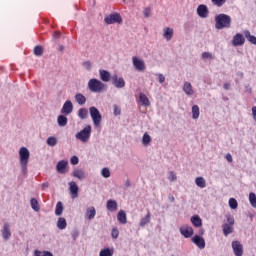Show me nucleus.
<instances>
[{
	"instance_id": "obj_1",
	"label": "nucleus",
	"mask_w": 256,
	"mask_h": 256,
	"mask_svg": "<svg viewBox=\"0 0 256 256\" xmlns=\"http://www.w3.org/2000/svg\"><path fill=\"white\" fill-rule=\"evenodd\" d=\"M30 157L31 152H29V149H27V147H21L19 150V159L22 175H27V166L29 165Z\"/></svg>"
},
{
	"instance_id": "obj_2",
	"label": "nucleus",
	"mask_w": 256,
	"mask_h": 256,
	"mask_svg": "<svg viewBox=\"0 0 256 256\" xmlns=\"http://www.w3.org/2000/svg\"><path fill=\"white\" fill-rule=\"evenodd\" d=\"M215 29H229L231 27V16L218 14L215 16Z\"/></svg>"
},
{
	"instance_id": "obj_3",
	"label": "nucleus",
	"mask_w": 256,
	"mask_h": 256,
	"mask_svg": "<svg viewBox=\"0 0 256 256\" xmlns=\"http://www.w3.org/2000/svg\"><path fill=\"white\" fill-rule=\"evenodd\" d=\"M88 89L92 93H103L107 89V85L97 78H92L88 81Z\"/></svg>"
},
{
	"instance_id": "obj_4",
	"label": "nucleus",
	"mask_w": 256,
	"mask_h": 256,
	"mask_svg": "<svg viewBox=\"0 0 256 256\" xmlns=\"http://www.w3.org/2000/svg\"><path fill=\"white\" fill-rule=\"evenodd\" d=\"M90 117L93 121L94 127H99L101 125V121L103 120V116L97 107L91 106L89 108Z\"/></svg>"
},
{
	"instance_id": "obj_5",
	"label": "nucleus",
	"mask_w": 256,
	"mask_h": 256,
	"mask_svg": "<svg viewBox=\"0 0 256 256\" xmlns=\"http://www.w3.org/2000/svg\"><path fill=\"white\" fill-rule=\"evenodd\" d=\"M75 137L78 139V141L87 143L91 137V125L84 127L80 132L76 133Z\"/></svg>"
},
{
	"instance_id": "obj_6",
	"label": "nucleus",
	"mask_w": 256,
	"mask_h": 256,
	"mask_svg": "<svg viewBox=\"0 0 256 256\" xmlns=\"http://www.w3.org/2000/svg\"><path fill=\"white\" fill-rule=\"evenodd\" d=\"M104 21L107 25H113L114 23H123V18H121V14L115 12L113 14H110L104 18Z\"/></svg>"
},
{
	"instance_id": "obj_7",
	"label": "nucleus",
	"mask_w": 256,
	"mask_h": 256,
	"mask_svg": "<svg viewBox=\"0 0 256 256\" xmlns=\"http://www.w3.org/2000/svg\"><path fill=\"white\" fill-rule=\"evenodd\" d=\"M132 65L136 71L143 72L145 69H147V66L145 65V61L141 60L139 57L134 56L132 57Z\"/></svg>"
},
{
	"instance_id": "obj_8",
	"label": "nucleus",
	"mask_w": 256,
	"mask_h": 256,
	"mask_svg": "<svg viewBox=\"0 0 256 256\" xmlns=\"http://www.w3.org/2000/svg\"><path fill=\"white\" fill-rule=\"evenodd\" d=\"M196 13L201 19H207L209 17V8L205 4H200L196 9Z\"/></svg>"
},
{
	"instance_id": "obj_9",
	"label": "nucleus",
	"mask_w": 256,
	"mask_h": 256,
	"mask_svg": "<svg viewBox=\"0 0 256 256\" xmlns=\"http://www.w3.org/2000/svg\"><path fill=\"white\" fill-rule=\"evenodd\" d=\"M180 233L183 235V237H185V239H191L195 232L193 231V227L189 225H183L180 227Z\"/></svg>"
},
{
	"instance_id": "obj_10",
	"label": "nucleus",
	"mask_w": 256,
	"mask_h": 256,
	"mask_svg": "<svg viewBox=\"0 0 256 256\" xmlns=\"http://www.w3.org/2000/svg\"><path fill=\"white\" fill-rule=\"evenodd\" d=\"M112 85L116 87V89H123L125 87V79L123 77L117 76V74L112 76Z\"/></svg>"
},
{
	"instance_id": "obj_11",
	"label": "nucleus",
	"mask_w": 256,
	"mask_h": 256,
	"mask_svg": "<svg viewBox=\"0 0 256 256\" xmlns=\"http://www.w3.org/2000/svg\"><path fill=\"white\" fill-rule=\"evenodd\" d=\"M232 249L235 256H243V244L235 240L232 242Z\"/></svg>"
},
{
	"instance_id": "obj_12",
	"label": "nucleus",
	"mask_w": 256,
	"mask_h": 256,
	"mask_svg": "<svg viewBox=\"0 0 256 256\" xmlns=\"http://www.w3.org/2000/svg\"><path fill=\"white\" fill-rule=\"evenodd\" d=\"M1 233L4 241H9V239H11V225H9L8 222L4 223Z\"/></svg>"
},
{
	"instance_id": "obj_13",
	"label": "nucleus",
	"mask_w": 256,
	"mask_h": 256,
	"mask_svg": "<svg viewBox=\"0 0 256 256\" xmlns=\"http://www.w3.org/2000/svg\"><path fill=\"white\" fill-rule=\"evenodd\" d=\"M191 241L198 249H205V238H203V236L195 235L192 237Z\"/></svg>"
},
{
	"instance_id": "obj_14",
	"label": "nucleus",
	"mask_w": 256,
	"mask_h": 256,
	"mask_svg": "<svg viewBox=\"0 0 256 256\" xmlns=\"http://www.w3.org/2000/svg\"><path fill=\"white\" fill-rule=\"evenodd\" d=\"M62 115H71L73 113V102L67 100L61 109Z\"/></svg>"
},
{
	"instance_id": "obj_15",
	"label": "nucleus",
	"mask_w": 256,
	"mask_h": 256,
	"mask_svg": "<svg viewBox=\"0 0 256 256\" xmlns=\"http://www.w3.org/2000/svg\"><path fill=\"white\" fill-rule=\"evenodd\" d=\"M233 47H240L241 45H245V37L241 33H237L232 40Z\"/></svg>"
},
{
	"instance_id": "obj_16",
	"label": "nucleus",
	"mask_w": 256,
	"mask_h": 256,
	"mask_svg": "<svg viewBox=\"0 0 256 256\" xmlns=\"http://www.w3.org/2000/svg\"><path fill=\"white\" fill-rule=\"evenodd\" d=\"M69 165V162L67 160H60L56 164V171L57 173H60V175H64L66 173L67 166Z\"/></svg>"
},
{
	"instance_id": "obj_17",
	"label": "nucleus",
	"mask_w": 256,
	"mask_h": 256,
	"mask_svg": "<svg viewBox=\"0 0 256 256\" xmlns=\"http://www.w3.org/2000/svg\"><path fill=\"white\" fill-rule=\"evenodd\" d=\"M69 189L72 199H77V197H79V186H77V183H75V181L69 182Z\"/></svg>"
},
{
	"instance_id": "obj_18",
	"label": "nucleus",
	"mask_w": 256,
	"mask_h": 256,
	"mask_svg": "<svg viewBox=\"0 0 256 256\" xmlns=\"http://www.w3.org/2000/svg\"><path fill=\"white\" fill-rule=\"evenodd\" d=\"M106 208L107 211H110V213H115V211L119 209V204L117 203V201L110 199L106 203Z\"/></svg>"
},
{
	"instance_id": "obj_19",
	"label": "nucleus",
	"mask_w": 256,
	"mask_h": 256,
	"mask_svg": "<svg viewBox=\"0 0 256 256\" xmlns=\"http://www.w3.org/2000/svg\"><path fill=\"white\" fill-rule=\"evenodd\" d=\"M117 221L121 225H127V213L124 210H120L117 214Z\"/></svg>"
},
{
	"instance_id": "obj_20",
	"label": "nucleus",
	"mask_w": 256,
	"mask_h": 256,
	"mask_svg": "<svg viewBox=\"0 0 256 256\" xmlns=\"http://www.w3.org/2000/svg\"><path fill=\"white\" fill-rule=\"evenodd\" d=\"M192 225L196 228L203 227V220L199 215H194L190 218Z\"/></svg>"
},
{
	"instance_id": "obj_21",
	"label": "nucleus",
	"mask_w": 256,
	"mask_h": 256,
	"mask_svg": "<svg viewBox=\"0 0 256 256\" xmlns=\"http://www.w3.org/2000/svg\"><path fill=\"white\" fill-rule=\"evenodd\" d=\"M163 38L166 39V41H171L173 39L174 31L173 28L166 27L163 29Z\"/></svg>"
},
{
	"instance_id": "obj_22",
	"label": "nucleus",
	"mask_w": 256,
	"mask_h": 256,
	"mask_svg": "<svg viewBox=\"0 0 256 256\" xmlns=\"http://www.w3.org/2000/svg\"><path fill=\"white\" fill-rule=\"evenodd\" d=\"M99 73L101 81H104V83H109L111 80V73H109L107 70H100Z\"/></svg>"
},
{
	"instance_id": "obj_23",
	"label": "nucleus",
	"mask_w": 256,
	"mask_h": 256,
	"mask_svg": "<svg viewBox=\"0 0 256 256\" xmlns=\"http://www.w3.org/2000/svg\"><path fill=\"white\" fill-rule=\"evenodd\" d=\"M72 177L83 181V179H85V171H83V169H76L73 171Z\"/></svg>"
},
{
	"instance_id": "obj_24",
	"label": "nucleus",
	"mask_w": 256,
	"mask_h": 256,
	"mask_svg": "<svg viewBox=\"0 0 256 256\" xmlns=\"http://www.w3.org/2000/svg\"><path fill=\"white\" fill-rule=\"evenodd\" d=\"M95 215H97V211L95 210V207H89L86 210V217L89 221H93V219H95Z\"/></svg>"
},
{
	"instance_id": "obj_25",
	"label": "nucleus",
	"mask_w": 256,
	"mask_h": 256,
	"mask_svg": "<svg viewBox=\"0 0 256 256\" xmlns=\"http://www.w3.org/2000/svg\"><path fill=\"white\" fill-rule=\"evenodd\" d=\"M183 91L186 95H194L193 86L189 82H184Z\"/></svg>"
},
{
	"instance_id": "obj_26",
	"label": "nucleus",
	"mask_w": 256,
	"mask_h": 256,
	"mask_svg": "<svg viewBox=\"0 0 256 256\" xmlns=\"http://www.w3.org/2000/svg\"><path fill=\"white\" fill-rule=\"evenodd\" d=\"M195 184L197 187H200V189H205V187H207V181H205V178L203 177H196Z\"/></svg>"
},
{
	"instance_id": "obj_27",
	"label": "nucleus",
	"mask_w": 256,
	"mask_h": 256,
	"mask_svg": "<svg viewBox=\"0 0 256 256\" xmlns=\"http://www.w3.org/2000/svg\"><path fill=\"white\" fill-rule=\"evenodd\" d=\"M151 141H152V138L151 136L149 135V133H144L143 137H142V145L143 147H149V145H151Z\"/></svg>"
},
{
	"instance_id": "obj_28",
	"label": "nucleus",
	"mask_w": 256,
	"mask_h": 256,
	"mask_svg": "<svg viewBox=\"0 0 256 256\" xmlns=\"http://www.w3.org/2000/svg\"><path fill=\"white\" fill-rule=\"evenodd\" d=\"M78 117L79 119H81L82 121L87 119V117H89V110H87V108H80L78 110Z\"/></svg>"
},
{
	"instance_id": "obj_29",
	"label": "nucleus",
	"mask_w": 256,
	"mask_h": 256,
	"mask_svg": "<svg viewBox=\"0 0 256 256\" xmlns=\"http://www.w3.org/2000/svg\"><path fill=\"white\" fill-rule=\"evenodd\" d=\"M149 223H151V213L150 212H148L147 215L140 220L139 225H140V227H145L146 225H149Z\"/></svg>"
},
{
	"instance_id": "obj_30",
	"label": "nucleus",
	"mask_w": 256,
	"mask_h": 256,
	"mask_svg": "<svg viewBox=\"0 0 256 256\" xmlns=\"http://www.w3.org/2000/svg\"><path fill=\"white\" fill-rule=\"evenodd\" d=\"M30 205L33 211H35L36 213H39V211L41 210V207L39 206V201H37V199L35 198L30 199Z\"/></svg>"
},
{
	"instance_id": "obj_31",
	"label": "nucleus",
	"mask_w": 256,
	"mask_h": 256,
	"mask_svg": "<svg viewBox=\"0 0 256 256\" xmlns=\"http://www.w3.org/2000/svg\"><path fill=\"white\" fill-rule=\"evenodd\" d=\"M244 36L249 41V43H251L252 45H256V37L254 35H251V32L249 30L244 31Z\"/></svg>"
},
{
	"instance_id": "obj_32",
	"label": "nucleus",
	"mask_w": 256,
	"mask_h": 256,
	"mask_svg": "<svg viewBox=\"0 0 256 256\" xmlns=\"http://www.w3.org/2000/svg\"><path fill=\"white\" fill-rule=\"evenodd\" d=\"M68 121L69 120L67 119V116H65V115H59L57 118V123H58L59 127L67 126Z\"/></svg>"
},
{
	"instance_id": "obj_33",
	"label": "nucleus",
	"mask_w": 256,
	"mask_h": 256,
	"mask_svg": "<svg viewBox=\"0 0 256 256\" xmlns=\"http://www.w3.org/2000/svg\"><path fill=\"white\" fill-rule=\"evenodd\" d=\"M75 100L78 103V105H85V103H87V98L85 97V95L81 93L75 95Z\"/></svg>"
},
{
	"instance_id": "obj_34",
	"label": "nucleus",
	"mask_w": 256,
	"mask_h": 256,
	"mask_svg": "<svg viewBox=\"0 0 256 256\" xmlns=\"http://www.w3.org/2000/svg\"><path fill=\"white\" fill-rule=\"evenodd\" d=\"M139 99H140V102L142 103V105H144L145 107L151 106V102L149 101V98L147 97V95L140 93Z\"/></svg>"
},
{
	"instance_id": "obj_35",
	"label": "nucleus",
	"mask_w": 256,
	"mask_h": 256,
	"mask_svg": "<svg viewBox=\"0 0 256 256\" xmlns=\"http://www.w3.org/2000/svg\"><path fill=\"white\" fill-rule=\"evenodd\" d=\"M57 227L61 231H63V229H67V220L63 217L58 218Z\"/></svg>"
},
{
	"instance_id": "obj_36",
	"label": "nucleus",
	"mask_w": 256,
	"mask_h": 256,
	"mask_svg": "<svg viewBox=\"0 0 256 256\" xmlns=\"http://www.w3.org/2000/svg\"><path fill=\"white\" fill-rule=\"evenodd\" d=\"M222 229H223V233H224L225 237H227V235H231V233H233V226L230 224H223Z\"/></svg>"
},
{
	"instance_id": "obj_37",
	"label": "nucleus",
	"mask_w": 256,
	"mask_h": 256,
	"mask_svg": "<svg viewBox=\"0 0 256 256\" xmlns=\"http://www.w3.org/2000/svg\"><path fill=\"white\" fill-rule=\"evenodd\" d=\"M55 215H57V217H61V215H63V202L61 201L57 202Z\"/></svg>"
},
{
	"instance_id": "obj_38",
	"label": "nucleus",
	"mask_w": 256,
	"mask_h": 256,
	"mask_svg": "<svg viewBox=\"0 0 256 256\" xmlns=\"http://www.w3.org/2000/svg\"><path fill=\"white\" fill-rule=\"evenodd\" d=\"M46 143L49 147H55V145H57L58 141H57L56 137L51 136V137L47 138Z\"/></svg>"
},
{
	"instance_id": "obj_39",
	"label": "nucleus",
	"mask_w": 256,
	"mask_h": 256,
	"mask_svg": "<svg viewBox=\"0 0 256 256\" xmlns=\"http://www.w3.org/2000/svg\"><path fill=\"white\" fill-rule=\"evenodd\" d=\"M99 256H113V249L104 248L100 251Z\"/></svg>"
},
{
	"instance_id": "obj_40",
	"label": "nucleus",
	"mask_w": 256,
	"mask_h": 256,
	"mask_svg": "<svg viewBox=\"0 0 256 256\" xmlns=\"http://www.w3.org/2000/svg\"><path fill=\"white\" fill-rule=\"evenodd\" d=\"M228 205H229L230 209H233V210H235V209H237V207H239V203L237 202V199H235V198H230Z\"/></svg>"
},
{
	"instance_id": "obj_41",
	"label": "nucleus",
	"mask_w": 256,
	"mask_h": 256,
	"mask_svg": "<svg viewBox=\"0 0 256 256\" xmlns=\"http://www.w3.org/2000/svg\"><path fill=\"white\" fill-rule=\"evenodd\" d=\"M249 202L251 207H253V209H256V195L255 193L251 192L249 194Z\"/></svg>"
},
{
	"instance_id": "obj_42",
	"label": "nucleus",
	"mask_w": 256,
	"mask_h": 256,
	"mask_svg": "<svg viewBox=\"0 0 256 256\" xmlns=\"http://www.w3.org/2000/svg\"><path fill=\"white\" fill-rule=\"evenodd\" d=\"M199 115H200L199 106L198 105L192 106V118L197 119Z\"/></svg>"
},
{
	"instance_id": "obj_43",
	"label": "nucleus",
	"mask_w": 256,
	"mask_h": 256,
	"mask_svg": "<svg viewBox=\"0 0 256 256\" xmlns=\"http://www.w3.org/2000/svg\"><path fill=\"white\" fill-rule=\"evenodd\" d=\"M34 256H53V253H51L50 251H39V250H35L34 251Z\"/></svg>"
},
{
	"instance_id": "obj_44",
	"label": "nucleus",
	"mask_w": 256,
	"mask_h": 256,
	"mask_svg": "<svg viewBox=\"0 0 256 256\" xmlns=\"http://www.w3.org/2000/svg\"><path fill=\"white\" fill-rule=\"evenodd\" d=\"M101 175L102 177H104V179H109V177H111V171L109 170V168H103L101 170Z\"/></svg>"
},
{
	"instance_id": "obj_45",
	"label": "nucleus",
	"mask_w": 256,
	"mask_h": 256,
	"mask_svg": "<svg viewBox=\"0 0 256 256\" xmlns=\"http://www.w3.org/2000/svg\"><path fill=\"white\" fill-rule=\"evenodd\" d=\"M34 55H36L37 57H41V55H43V47L42 46H35Z\"/></svg>"
},
{
	"instance_id": "obj_46",
	"label": "nucleus",
	"mask_w": 256,
	"mask_h": 256,
	"mask_svg": "<svg viewBox=\"0 0 256 256\" xmlns=\"http://www.w3.org/2000/svg\"><path fill=\"white\" fill-rule=\"evenodd\" d=\"M227 223L226 225H235V218L231 214H226Z\"/></svg>"
},
{
	"instance_id": "obj_47",
	"label": "nucleus",
	"mask_w": 256,
	"mask_h": 256,
	"mask_svg": "<svg viewBox=\"0 0 256 256\" xmlns=\"http://www.w3.org/2000/svg\"><path fill=\"white\" fill-rule=\"evenodd\" d=\"M211 2L216 7H223V5H225V3H227V0H211Z\"/></svg>"
},
{
	"instance_id": "obj_48",
	"label": "nucleus",
	"mask_w": 256,
	"mask_h": 256,
	"mask_svg": "<svg viewBox=\"0 0 256 256\" xmlns=\"http://www.w3.org/2000/svg\"><path fill=\"white\" fill-rule=\"evenodd\" d=\"M151 7H146L143 10V15L146 19H149V17H151Z\"/></svg>"
},
{
	"instance_id": "obj_49",
	"label": "nucleus",
	"mask_w": 256,
	"mask_h": 256,
	"mask_svg": "<svg viewBox=\"0 0 256 256\" xmlns=\"http://www.w3.org/2000/svg\"><path fill=\"white\" fill-rule=\"evenodd\" d=\"M202 59L213 60V59H215V57L213 56V54L211 52H203L202 53Z\"/></svg>"
},
{
	"instance_id": "obj_50",
	"label": "nucleus",
	"mask_w": 256,
	"mask_h": 256,
	"mask_svg": "<svg viewBox=\"0 0 256 256\" xmlns=\"http://www.w3.org/2000/svg\"><path fill=\"white\" fill-rule=\"evenodd\" d=\"M82 67H84L86 69V71H91V67H92L91 62L90 61H84L82 63Z\"/></svg>"
},
{
	"instance_id": "obj_51",
	"label": "nucleus",
	"mask_w": 256,
	"mask_h": 256,
	"mask_svg": "<svg viewBox=\"0 0 256 256\" xmlns=\"http://www.w3.org/2000/svg\"><path fill=\"white\" fill-rule=\"evenodd\" d=\"M169 181L173 182V181H177V174H175V172L170 171L169 176H168Z\"/></svg>"
},
{
	"instance_id": "obj_52",
	"label": "nucleus",
	"mask_w": 256,
	"mask_h": 256,
	"mask_svg": "<svg viewBox=\"0 0 256 256\" xmlns=\"http://www.w3.org/2000/svg\"><path fill=\"white\" fill-rule=\"evenodd\" d=\"M71 165H79V157L77 156H72L70 159Z\"/></svg>"
},
{
	"instance_id": "obj_53",
	"label": "nucleus",
	"mask_w": 256,
	"mask_h": 256,
	"mask_svg": "<svg viewBox=\"0 0 256 256\" xmlns=\"http://www.w3.org/2000/svg\"><path fill=\"white\" fill-rule=\"evenodd\" d=\"M113 109H114V115L115 117H118V115H121V108H119V106H117V104H115L113 106Z\"/></svg>"
},
{
	"instance_id": "obj_54",
	"label": "nucleus",
	"mask_w": 256,
	"mask_h": 256,
	"mask_svg": "<svg viewBox=\"0 0 256 256\" xmlns=\"http://www.w3.org/2000/svg\"><path fill=\"white\" fill-rule=\"evenodd\" d=\"M111 235H112L113 239H117L119 237V230L117 228H113Z\"/></svg>"
},
{
	"instance_id": "obj_55",
	"label": "nucleus",
	"mask_w": 256,
	"mask_h": 256,
	"mask_svg": "<svg viewBox=\"0 0 256 256\" xmlns=\"http://www.w3.org/2000/svg\"><path fill=\"white\" fill-rule=\"evenodd\" d=\"M225 159L228 163H233V156L230 153L226 154Z\"/></svg>"
},
{
	"instance_id": "obj_56",
	"label": "nucleus",
	"mask_w": 256,
	"mask_h": 256,
	"mask_svg": "<svg viewBox=\"0 0 256 256\" xmlns=\"http://www.w3.org/2000/svg\"><path fill=\"white\" fill-rule=\"evenodd\" d=\"M159 83H165V76L163 74H158Z\"/></svg>"
},
{
	"instance_id": "obj_57",
	"label": "nucleus",
	"mask_w": 256,
	"mask_h": 256,
	"mask_svg": "<svg viewBox=\"0 0 256 256\" xmlns=\"http://www.w3.org/2000/svg\"><path fill=\"white\" fill-rule=\"evenodd\" d=\"M223 88H224L226 91H229V89H231V84H230V83H224Z\"/></svg>"
},
{
	"instance_id": "obj_58",
	"label": "nucleus",
	"mask_w": 256,
	"mask_h": 256,
	"mask_svg": "<svg viewBox=\"0 0 256 256\" xmlns=\"http://www.w3.org/2000/svg\"><path fill=\"white\" fill-rule=\"evenodd\" d=\"M49 187V182H45L42 184V189H47Z\"/></svg>"
},
{
	"instance_id": "obj_59",
	"label": "nucleus",
	"mask_w": 256,
	"mask_h": 256,
	"mask_svg": "<svg viewBox=\"0 0 256 256\" xmlns=\"http://www.w3.org/2000/svg\"><path fill=\"white\" fill-rule=\"evenodd\" d=\"M59 37H61V33H59V32L54 33L55 39H59Z\"/></svg>"
},
{
	"instance_id": "obj_60",
	"label": "nucleus",
	"mask_w": 256,
	"mask_h": 256,
	"mask_svg": "<svg viewBox=\"0 0 256 256\" xmlns=\"http://www.w3.org/2000/svg\"><path fill=\"white\" fill-rule=\"evenodd\" d=\"M169 200L171 201V203H175V197L173 195L169 196Z\"/></svg>"
},
{
	"instance_id": "obj_61",
	"label": "nucleus",
	"mask_w": 256,
	"mask_h": 256,
	"mask_svg": "<svg viewBox=\"0 0 256 256\" xmlns=\"http://www.w3.org/2000/svg\"><path fill=\"white\" fill-rule=\"evenodd\" d=\"M125 187H131V181L126 180V182H125Z\"/></svg>"
},
{
	"instance_id": "obj_62",
	"label": "nucleus",
	"mask_w": 256,
	"mask_h": 256,
	"mask_svg": "<svg viewBox=\"0 0 256 256\" xmlns=\"http://www.w3.org/2000/svg\"><path fill=\"white\" fill-rule=\"evenodd\" d=\"M245 89H246V91H247L248 93H251V91H252V90H251V87H249V86H246Z\"/></svg>"
},
{
	"instance_id": "obj_63",
	"label": "nucleus",
	"mask_w": 256,
	"mask_h": 256,
	"mask_svg": "<svg viewBox=\"0 0 256 256\" xmlns=\"http://www.w3.org/2000/svg\"><path fill=\"white\" fill-rule=\"evenodd\" d=\"M59 51H65V46L63 45L59 46Z\"/></svg>"
},
{
	"instance_id": "obj_64",
	"label": "nucleus",
	"mask_w": 256,
	"mask_h": 256,
	"mask_svg": "<svg viewBox=\"0 0 256 256\" xmlns=\"http://www.w3.org/2000/svg\"><path fill=\"white\" fill-rule=\"evenodd\" d=\"M77 235H78L77 233L72 234V237H73L74 241H75V239H77Z\"/></svg>"
}]
</instances>
